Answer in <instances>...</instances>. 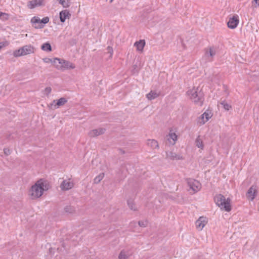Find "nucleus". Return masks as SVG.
Wrapping results in <instances>:
<instances>
[{
    "label": "nucleus",
    "mask_w": 259,
    "mask_h": 259,
    "mask_svg": "<svg viewBox=\"0 0 259 259\" xmlns=\"http://www.w3.org/2000/svg\"><path fill=\"white\" fill-rule=\"evenodd\" d=\"M45 189V186L44 183L41 181H38L35 185L31 187L29 190V195L32 199L39 198L42 195Z\"/></svg>",
    "instance_id": "nucleus-2"
},
{
    "label": "nucleus",
    "mask_w": 259,
    "mask_h": 259,
    "mask_svg": "<svg viewBox=\"0 0 259 259\" xmlns=\"http://www.w3.org/2000/svg\"><path fill=\"white\" fill-rule=\"evenodd\" d=\"M201 117L202 121H200V123L203 124L209 120V119L211 117V116L210 113L205 112L203 114L201 115Z\"/></svg>",
    "instance_id": "nucleus-21"
},
{
    "label": "nucleus",
    "mask_w": 259,
    "mask_h": 259,
    "mask_svg": "<svg viewBox=\"0 0 259 259\" xmlns=\"http://www.w3.org/2000/svg\"><path fill=\"white\" fill-rule=\"evenodd\" d=\"M59 3L61 4L63 7L66 8L70 6V2L69 0H57Z\"/></svg>",
    "instance_id": "nucleus-25"
},
{
    "label": "nucleus",
    "mask_w": 259,
    "mask_h": 259,
    "mask_svg": "<svg viewBox=\"0 0 259 259\" xmlns=\"http://www.w3.org/2000/svg\"><path fill=\"white\" fill-rule=\"evenodd\" d=\"M41 49L46 52H51L52 51L51 45L49 42L43 44L41 46Z\"/></svg>",
    "instance_id": "nucleus-23"
},
{
    "label": "nucleus",
    "mask_w": 259,
    "mask_h": 259,
    "mask_svg": "<svg viewBox=\"0 0 259 259\" xmlns=\"http://www.w3.org/2000/svg\"><path fill=\"white\" fill-rule=\"evenodd\" d=\"M34 52V48L33 46L31 45H26L14 51L13 55L16 57H18L30 54Z\"/></svg>",
    "instance_id": "nucleus-5"
},
{
    "label": "nucleus",
    "mask_w": 259,
    "mask_h": 259,
    "mask_svg": "<svg viewBox=\"0 0 259 259\" xmlns=\"http://www.w3.org/2000/svg\"><path fill=\"white\" fill-rule=\"evenodd\" d=\"M159 95V93L156 91H151L150 93L146 95V97L149 100H152L157 98Z\"/></svg>",
    "instance_id": "nucleus-20"
},
{
    "label": "nucleus",
    "mask_w": 259,
    "mask_h": 259,
    "mask_svg": "<svg viewBox=\"0 0 259 259\" xmlns=\"http://www.w3.org/2000/svg\"><path fill=\"white\" fill-rule=\"evenodd\" d=\"M64 210L65 211V212L68 213H72L75 211L74 208L71 206H66L64 208Z\"/></svg>",
    "instance_id": "nucleus-30"
},
{
    "label": "nucleus",
    "mask_w": 259,
    "mask_h": 259,
    "mask_svg": "<svg viewBox=\"0 0 259 259\" xmlns=\"http://www.w3.org/2000/svg\"><path fill=\"white\" fill-rule=\"evenodd\" d=\"M135 251L133 246H128L121 250L118 255V259H128Z\"/></svg>",
    "instance_id": "nucleus-6"
},
{
    "label": "nucleus",
    "mask_w": 259,
    "mask_h": 259,
    "mask_svg": "<svg viewBox=\"0 0 259 259\" xmlns=\"http://www.w3.org/2000/svg\"><path fill=\"white\" fill-rule=\"evenodd\" d=\"M40 19L39 17L34 16L31 19V22L33 27L36 29H41L44 28V24H41Z\"/></svg>",
    "instance_id": "nucleus-14"
},
{
    "label": "nucleus",
    "mask_w": 259,
    "mask_h": 259,
    "mask_svg": "<svg viewBox=\"0 0 259 259\" xmlns=\"http://www.w3.org/2000/svg\"><path fill=\"white\" fill-rule=\"evenodd\" d=\"M214 200L216 204L219 206L221 209H224L226 211H230L231 210L230 199L227 198L226 199L225 197L223 195L218 194L214 197Z\"/></svg>",
    "instance_id": "nucleus-3"
},
{
    "label": "nucleus",
    "mask_w": 259,
    "mask_h": 259,
    "mask_svg": "<svg viewBox=\"0 0 259 259\" xmlns=\"http://www.w3.org/2000/svg\"><path fill=\"white\" fill-rule=\"evenodd\" d=\"M54 65L57 69L61 70L74 69L75 67V65L69 61L58 58H55Z\"/></svg>",
    "instance_id": "nucleus-4"
},
{
    "label": "nucleus",
    "mask_w": 259,
    "mask_h": 259,
    "mask_svg": "<svg viewBox=\"0 0 259 259\" xmlns=\"http://www.w3.org/2000/svg\"><path fill=\"white\" fill-rule=\"evenodd\" d=\"M196 146L201 149H203V144L202 140L200 139V136H198L195 141Z\"/></svg>",
    "instance_id": "nucleus-24"
},
{
    "label": "nucleus",
    "mask_w": 259,
    "mask_h": 259,
    "mask_svg": "<svg viewBox=\"0 0 259 259\" xmlns=\"http://www.w3.org/2000/svg\"><path fill=\"white\" fill-rule=\"evenodd\" d=\"M138 224L140 227H146L147 226V222L146 221H140Z\"/></svg>",
    "instance_id": "nucleus-31"
},
{
    "label": "nucleus",
    "mask_w": 259,
    "mask_h": 259,
    "mask_svg": "<svg viewBox=\"0 0 259 259\" xmlns=\"http://www.w3.org/2000/svg\"><path fill=\"white\" fill-rule=\"evenodd\" d=\"M253 2H255L259 6V0H253Z\"/></svg>",
    "instance_id": "nucleus-39"
},
{
    "label": "nucleus",
    "mask_w": 259,
    "mask_h": 259,
    "mask_svg": "<svg viewBox=\"0 0 259 259\" xmlns=\"http://www.w3.org/2000/svg\"><path fill=\"white\" fill-rule=\"evenodd\" d=\"M71 17V14L67 10H65L61 11L59 13V17L60 21L62 23L64 22L65 20Z\"/></svg>",
    "instance_id": "nucleus-16"
},
{
    "label": "nucleus",
    "mask_w": 259,
    "mask_h": 259,
    "mask_svg": "<svg viewBox=\"0 0 259 259\" xmlns=\"http://www.w3.org/2000/svg\"><path fill=\"white\" fill-rule=\"evenodd\" d=\"M107 50H108V53L110 54V57H112L113 52L112 48L111 47L108 46L107 48Z\"/></svg>",
    "instance_id": "nucleus-35"
},
{
    "label": "nucleus",
    "mask_w": 259,
    "mask_h": 259,
    "mask_svg": "<svg viewBox=\"0 0 259 259\" xmlns=\"http://www.w3.org/2000/svg\"><path fill=\"white\" fill-rule=\"evenodd\" d=\"M207 223V221L206 218L200 217L195 223L197 229L199 230H202Z\"/></svg>",
    "instance_id": "nucleus-12"
},
{
    "label": "nucleus",
    "mask_w": 259,
    "mask_h": 259,
    "mask_svg": "<svg viewBox=\"0 0 259 259\" xmlns=\"http://www.w3.org/2000/svg\"><path fill=\"white\" fill-rule=\"evenodd\" d=\"M43 60H44V62H45V63H51L54 65V61H55V58L50 59V58H45L43 59Z\"/></svg>",
    "instance_id": "nucleus-32"
},
{
    "label": "nucleus",
    "mask_w": 259,
    "mask_h": 259,
    "mask_svg": "<svg viewBox=\"0 0 259 259\" xmlns=\"http://www.w3.org/2000/svg\"><path fill=\"white\" fill-rule=\"evenodd\" d=\"M187 183L190 189H191L194 193L198 192L201 188V184L199 181L196 180L190 179L188 180Z\"/></svg>",
    "instance_id": "nucleus-8"
},
{
    "label": "nucleus",
    "mask_w": 259,
    "mask_h": 259,
    "mask_svg": "<svg viewBox=\"0 0 259 259\" xmlns=\"http://www.w3.org/2000/svg\"><path fill=\"white\" fill-rule=\"evenodd\" d=\"M166 158L170 160H177L181 159L179 155L172 151L166 152Z\"/></svg>",
    "instance_id": "nucleus-19"
},
{
    "label": "nucleus",
    "mask_w": 259,
    "mask_h": 259,
    "mask_svg": "<svg viewBox=\"0 0 259 259\" xmlns=\"http://www.w3.org/2000/svg\"><path fill=\"white\" fill-rule=\"evenodd\" d=\"M4 152L5 154L6 155H9V154H10V151L9 149L5 148L4 149Z\"/></svg>",
    "instance_id": "nucleus-36"
},
{
    "label": "nucleus",
    "mask_w": 259,
    "mask_h": 259,
    "mask_svg": "<svg viewBox=\"0 0 259 259\" xmlns=\"http://www.w3.org/2000/svg\"><path fill=\"white\" fill-rule=\"evenodd\" d=\"M42 0H32L28 3L27 6L29 9H33L42 5Z\"/></svg>",
    "instance_id": "nucleus-18"
},
{
    "label": "nucleus",
    "mask_w": 259,
    "mask_h": 259,
    "mask_svg": "<svg viewBox=\"0 0 259 259\" xmlns=\"http://www.w3.org/2000/svg\"><path fill=\"white\" fill-rule=\"evenodd\" d=\"M104 174L103 173L100 174L94 180V183L98 184L103 179Z\"/></svg>",
    "instance_id": "nucleus-26"
},
{
    "label": "nucleus",
    "mask_w": 259,
    "mask_h": 259,
    "mask_svg": "<svg viewBox=\"0 0 259 259\" xmlns=\"http://www.w3.org/2000/svg\"><path fill=\"white\" fill-rule=\"evenodd\" d=\"M67 100L65 98H61L58 100H54L53 102L50 104L49 107L51 109H56L59 107L64 105Z\"/></svg>",
    "instance_id": "nucleus-9"
},
{
    "label": "nucleus",
    "mask_w": 259,
    "mask_h": 259,
    "mask_svg": "<svg viewBox=\"0 0 259 259\" xmlns=\"http://www.w3.org/2000/svg\"><path fill=\"white\" fill-rule=\"evenodd\" d=\"M51 91H52V89L50 87H47L45 89V91L46 92L47 94H48V95L50 94V93L51 92Z\"/></svg>",
    "instance_id": "nucleus-37"
},
{
    "label": "nucleus",
    "mask_w": 259,
    "mask_h": 259,
    "mask_svg": "<svg viewBox=\"0 0 259 259\" xmlns=\"http://www.w3.org/2000/svg\"><path fill=\"white\" fill-rule=\"evenodd\" d=\"M105 131L106 129L104 128L94 129L89 132L88 135L91 138H94L104 134Z\"/></svg>",
    "instance_id": "nucleus-11"
},
{
    "label": "nucleus",
    "mask_w": 259,
    "mask_h": 259,
    "mask_svg": "<svg viewBox=\"0 0 259 259\" xmlns=\"http://www.w3.org/2000/svg\"><path fill=\"white\" fill-rule=\"evenodd\" d=\"M170 138L175 142L177 139V136L175 133H170L169 134Z\"/></svg>",
    "instance_id": "nucleus-34"
},
{
    "label": "nucleus",
    "mask_w": 259,
    "mask_h": 259,
    "mask_svg": "<svg viewBox=\"0 0 259 259\" xmlns=\"http://www.w3.org/2000/svg\"><path fill=\"white\" fill-rule=\"evenodd\" d=\"M145 46V41L144 39H141L137 41L134 44V46L136 47L137 50L139 52H143V49Z\"/></svg>",
    "instance_id": "nucleus-17"
},
{
    "label": "nucleus",
    "mask_w": 259,
    "mask_h": 259,
    "mask_svg": "<svg viewBox=\"0 0 259 259\" xmlns=\"http://www.w3.org/2000/svg\"><path fill=\"white\" fill-rule=\"evenodd\" d=\"M9 14L6 13L0 12V19L3 21H6L9 19Z\"/></svg>",
    "instance_id": "nucleus-27"
},
{
    "label": "nucleus",
    "mask_w": 259,
    "mask_h": 259,
    "mask_svg": "<svg viewBox=\"0 0 259 259\" xmlns=\"http://www.w3.org/2000/svg\"><path fill=\"white\" fill-rule=\"evenodd\" d=\"M257 187L256 185H252L246 193V197L249 201H252L257 195Z\"/></svg>",
    "instance_id": "nucleus-7"
},
{
    "label": "nucleus",
    "mask_w": 259,
    "mask_h": 259,
    "mask_svg": "<svg viewBox=\"0 0 259 259\" xmlns=\"http://www.w3.org/2000/svg\"><path fill=\"white\" fill-rule=\"evenodd\" d=\"M74 186L72 182L67 180H64L61 184L60 188L62 190H68L71 189Z\"/></svg>",
    "instance_id": "nucleus-15"
},
{
    "label": "nucleus",
    "mask_w": 259,
    "mask_h": 259,
    "mask_svg": "<svg viewBox=\"0 0 259 259\" xmlns=\"http://www.w3.org/2000/svg\"><path fill=\"white\" fill-rule=\"evenodd\" d=\"M41 21V24H44V25L47 23H48L49 21V18L48 17H45L43 18Z\"/></svg>",
    "instance_id": "nucleus-33"
},
{
    "label": "nucleus",
    "mask_w": 259,
    "mask_h": 259,
    "mask_svg": "<svg viewBox=\"0 0 259 259\" xmlns=\"http://www.w3.org/2000/svg\"><path fill=\"white\" fill-rule=\"evenodd\" d=\"M190 99L195 104L202 106L204 101V94L198 87H194L187 92Z\"/></svg>",
    "instance_id": "nucleus-1"
},
{
    "label": "nucleus",
    "mask_w": 259,
    "mask_h": 259,
    "mask_svg": "<svg viewBox=\"0 0 259 259\" xmlns=\"http://www.w3.org/2000/svg\"><path fill=\"white\" fill-rule=\"evenodd\" d=\"M147 145L153 149L158 148L159 147L157 141L153 139L148 140Z\"/></svg>",
    "instance_id": "nucleus-22"
},
{
    "label": "nucleus",
    "mask_w": 259,
    "mask_h": 259,
    "mask_svg": "<svg viewBox=\"0 0 259 259\" xmlns=\"http://www.w3.org/2000/svg\"><path fill=\"white\" fill-rule=\"evenodd\" d=\"M127 204L131 210H136V207L135 206V204L132 200H127Z\"/></svg>",
    "instance_id": "nucleus-29"
},
{
    "label": "nucleus",
    "mask_w": 259,
    "mask_h": 259,
    "mask_svg": "<svg viewBox=\"0 0 259 259\" xmlns=\"http://www.w3.org/2000/svg\"><path fill=\"white\" fill-rule=\"evenodd\" d=\"M220 104L223 105L224 108L227 111L229 110L231 108V106L227 103L225 101L221 102Z\"/></svg>",
    "instance_id": "nucleus-28"
},
{
    "label": "nucleus",
    "mask_w": 259,
    "mask_h": 259,
    "mask_svg": "<svg viewBox=\"0 0 259 259\" xmlns=\"http://www.w3.org/2000/svg\"><path fill=\"white\" fill-rule=\"evenodd\" d=\"M7 42H0V49L7 45Z\"/></svg>",
    "instance_id": "nucleus-38"
},
{
    "label": "nucleus",
    "mask_w": 259,
    "mask_h": 259,
    "mask_svg": "<svg viewBox=\"0 0 259 259\" xmlns=\"http://www.w3.org/2000/svg\"><path fill=\"white\" fill-rule=\"evenodd\" d=\"M239 18L238 15H234L229 19L227 23L228 27L231 29L235 28L239 23Z\"/></svg>",
    "instance_id": "nucleus-10"
},
{
    "label": "nucleus",
    "mask_w": 259,
    "mask_h": 259,
    "mask_svg": "<svg viewBox=\"0 0 259 259\" xmlns=\"http://www.w3.org/2000/svg\"><path fill=\"white\" fill-rule=\"evenodd\" d=\"M217 51V48L213 46L209 47L208 49H205V54L208 58L210 57V61H212V58L215 55Z\"/></svg>",
    "instance_id": "nucleus-13"
},
{
    "label": "nucleus",
    "mask_w": 259,
    "mask_h": 259,
    "mask_svg": "<svg viewBox=\"0 0 259 259\" xmlns=\"http://www.w3.org/2000/svg\"><path fill=\"white\" fill-rule=\"evenodd\" d=\"M120 151L122 152V153H124V151H122V150H121V149L120 150Z\"/></svg>",
    "instance_id": "nucleus-40"
}]
</instances>
